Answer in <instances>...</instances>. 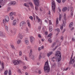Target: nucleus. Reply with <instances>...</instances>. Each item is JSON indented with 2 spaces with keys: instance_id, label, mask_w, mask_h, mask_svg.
Returning <instances> with one entry per match:
<instances>
[{
  "instance_id": "nucleus-1",
  "label": "nucleus",
  "mask_w": 75,
  "mask_h": 75,
  "mask_svg": "<svg viewBox=\"0 0 75 75\" xmlns=\"http://www.w3.org/2000/svg\"><path fill=\"white\" fill-rule=\"evenodd\" d=\"M44 69L45 72H49L50 71V68L49 65H48V62H46L45 64V66L44 67Z\"/></svg>"
},
{
  "instance_id": "nucleus-2",
  "label": "nucleus",
  "mask_w": 75,
  "mask_h": 75,
  "mask_svg": "<svg viewBox=\"0 0 75 75\" xmlns=\"http://www.w3.org/2000/svg\"><path fill=\"white\" fill-rule=\"evenodd\" d=\"M55 55L57 57L58 62H59L61 60V52L59 51H57L56 52Z\"/></svg>"
},
{
  "instance_id": "nucleus-3",
  "label": "nucleus",
  "mask_w": 75,
  "mask_h": 75,
  "mask_svg": "<svg viewBox=\"0 0 75 75\" xmlns=\"http://www.w3.org/2000/svg\"><path fill=\"white\" fill-rule=\"evenodd\" d=\"M56 7V5H55V1L54 0L52 1V8L53 11L54 13L55 12V7Z\"/></svg>"
},
{
  "instance_id": "nucleus-4",
  "label": "nucleus",
  "mask_w": 75,
  "mask_h": 75,
  "mask_svg": "<svg viewBox=\"0 0 75 75\" xmlns=\"http://www.w3.org/2000/svg\"><path fill=\"white\" fill-rule=\"evenodd\" d=\"M13 63L14 65H18V64L22 63V61H21V60H14L13 61Z\"/></svg>"
},
{
  "instance_id": "nucleus-5",
  "label": "nucleus",
  "mask_w": 75,
  "mask_h": 75,
  "mask_svg": "<svg viewBox=\"0 0 75 75\" xmlns=\"http://www.w3.org/2000/svg\"><path fill=\"white\" fill-rule=\"evenodd\" d=\"M72 57H71L70 60V62H69V65L71 64H73L74 62V61L75 60V57H74L72 59Z\"/></svg>"
},
{
  "instance_id": "nucleus-6",
  "label": "nucleus",
  "mask_w": 75,
  "mask_h": 75,
  "mask_svg": "<svg viewBox=\"0 0 75 75\" xmlns=\"http://www.w3.org/2000/svg\"><path fill=\"white\" fill-rule=\"evenodd\" d=\"M64 20L62 21H63V26L65 27V25H66V20L67 19V16H64Z\"/></svg>"
},
{
  "instance_id": "nucleus-7",
  "label": "nucleus",
  "mask_w": 75,
  "mask_h": 75,
  "mask_svg": "<svg viewBox=\"0 0 75 75\" xmlns=\"http://www.w3.org/2000/svg\"><path fill=\"white\" fill-rule=\"evenodd\" d=\"M26 23L25 22H22L20 23V26L21 27H23V26H24L25 25H26Z\"/></svg>"
},
{
  "instance_id": "nucleus-8",
  "label": "nucleus",
  "mask_w": 75,
  "mask_h": 75,
  "mask_svg": "<svg viewBox=\"0 0 75 75\" xmlns=\"http://www.w3.org/2000/svg\"><path fill=\"white\" fill-rule=\"evenodd\" d=\"M35 10L36 11H38V10H39V9L38 8V7H39L40 6V4H35Z\"/></svg>"
},
{
  "instance_id": "nucleus-9",
  "label": "nucleus",
  "mask_w": 75,
  "mask_h": 75,
  "mask_svg": "<svg viewBox=\"0 0 75 75\" xmlns=\"http://www.w3.org/2000/svg\"><path fill=\"white\" fill-rule=\"evenodd\" d=\"M30 42H31V43H33L34 41L35 40V38L33 36H30Z\"/></svg>"
},
{
  "instance_id": "nucleus-10",
  "label": "nucleus",
  "mask_w": 75,
  "mask_h": 75,
  "mask_svg": "<svg viewBox=\"0 0 75 75\" xmlns=\"http://www.w3.org/2000/svg\"><path fill=\"white\" fill-rule=\"evenodd\" d=\"M35 4H39V2L38 1V0H33Z\"/></svg>"
},
{
  "instance_id": "nucleus-11",
  "label": "nucleus",
  "mask_w": 75,
  "mask_h": 75,
  "mask_svg": "<svg viewBox=\"0 0 75 75\" xmlns=\"http://www.w3.org/2000/svg\"><path fill=\"white\" fill-rule=\"evenodd\" d=\"M5 19L7 23V22H8L9 21V17L8 16H6L5 17Z\"/></svg>"
},
{
  "instance_id": "nucleus-12",
  "label": "nucleus",
  "mask_w": 75,
  "mask_h": 75,
  "mask_svg": "<svg viewBox=\"0 0 75 75\" xmlns=\"http://www.w3.org/2000/svg\"><path fill=\"white\" fill-rule=\"evenodd\" d=\"M67 10V7H64L62 9V11L63 12H65Z\"/></svg>"
},
{
  "instance_id": "nucleus-13",
  "label": "nucleus",
  "mask_w": 75,
  "mask_h": 75,
  "mask_svg": "<svg viewBox=\"0 0 75 75\" xmlns=\"http://www.w3.org/2000/svg\"><path fill=\"white\" fill-rule=\"evenodd\" d=\"M16 2L15 1H13L10 3L8 4V5H10L12 4V5H16Z\"/></svg>"
},
{
  "instance_id": "nucleus-14",
  "label": "nucleus",
  "mask_w": 75,
  "mask_h": 75,
  "mask_svg": "<svg viewBox=\"0 0 75 75\" xmlns=\"http://www.w3.org/2000/svg\"><path fill=\"white\" fill-rule=\"evenodd\" d=\"M16 23H17V20H15L13 22V25L14 26H16Z\"/></svg>"
},
{
  "instance_id": "nucleus-15",
  "label": "nucleus",
  "mask_w": 75,
  "mask_h": 75,
  "mask_svg": "<svg viewBox=\"0 0 75 75\" xmlns=\"http://www.w3.org/2000/svg\"><path fill=\"white\" fill-rule=\"evenodd\" d=\"M0 36H2L4 37H6V36L3 35V33L2 31H0Z\"/></svg>"
},
{
  "instance_id": "nucleus-16",
  "label": "nucleus",
  "mask_w": 75,
  "mask_h": 75,
  "mask_svg": "<svg viewBox=\"0 0 75 75\" xmlns=\"http://www.w3.org/2000/svg\"><path fill=\"white\" fill-rule=\"evenodd\" d=\"M28 4H30L32 8H34V5H33V4L32 2H29Z\"/></svg>"
},
{
  "instance_id": "nucleus-17",
  "label": "nucleus",
  "mask_w": 75,
  "mask_h": 75,
  "mask_svg": "<svg viewBox=\"0 0 75 75\" xmlns=\"http://www.w3.org/2000/svg\"><path fill=\"white\" fill-rule=\"evenodd\" d=\"M29 57L30 58V59H33L34 57L33 55V54H32L29 55Z\"/></svg>"
},
{
  "instance_id": "nucleus-18",
  "label": "nucleus",
  "mask_w": 75,
  "mask_h": 75,
  "mask_svg": "<svg viewBox=\"0 0 75 75\" xmlns=\"http://www.w3.org/2000/svg\"><path fill=\"white\" fill-rule=\"evenodd\" d=\"M56 30L57 31V33L56 35L57 36L58 34H59V32H60V29H59V28H57Z\"/></svg>"
},
{
  "instance_id": "nucleus-19",
  "label": "nucleus",
  "mask_w": 75,
  "mask_h": 75,
  "mask_svg": "<svg viewBox=\"0 0 75 75\" xmlns=\"http://www.w3.org/2000/svg\"><path fill=\"white\" fill-rule=\"evenodd\" d=\"M52 54V52H49L47 54V56L48 57H49Z\"/></svg>"
},
{
  "instance_id": "nucleus-20",
  "label": "nucleus",
  "mask_w": 75,
  "mask_h": 75,
  "mask_svg": "<svg viewBox=\"0 0 75 75\" xmlns=\"http://www.w3.org/2000/svg\"><path fill=\"white\" fill-rule=\"evenodd\" d=\"M18 36L21 39L23 38V35L21 33L19 34Z\"/></svg>"
},
{
  "instance_id": "nucleus-21",
  "label": "nucleus",
  "mask_w": 75,
  "mask_h": 75,
  "mask_svg": "<svg viewBox=\"0 0 75 75\" xmlns=\"http://www.w3.org/2000/svg\"><path fill=\"white\" fill-rule=\"evenodd\" d=\"M27 23L28 24V27H30V26H31V25L30 24V21L29 20H28L27 21Z\"/></svg>"
},
{
  "instance_id": "nucleus-22",
  "label": "nucleus",
  "mask_w": 75,
  "mask_h": 75,
  "mask_svg": "<svg viewBox=\"0 0 75 75\" xmlns=\"http://www.w3.org/2000/svg\"><path fill=\"white\" fill-rule=\"evenodd\" d=\"M56 45V43H55V42H54L52 44L51 47L52 48H53V47H54Z\"/></svg>"
},
{
  "instance_id": "nucleus-23",
  "label": "nucleus",
  "mask_w": 75,
  "mask_h": 75,
  "mask_svg": "<svg viewBox=\"0 0 75 75\" xmlns=\"http://www.w3.org/2000/svg\"><path fill=\"white\" fill-rule=\"evenodd\" d=\"M48 40L50 43H51V42H52V40H51V37L50 38H48Z\"/></svg>"
},
{
  "instance_id": "nucleus-24",
  "label": "nucleus",
  "mask_w": 75,
  "mask_h": 75,
  "mask_svg": "<svg viewBox=\"0 0 75 75\" xmlns=\"http://www.w3.org/2000/svg\"><path fill=\"white\" fill-rule=\"evenodd\" d=\"M13 14L14 12H11L9 14V16H10V17H12L13 16Z\"/></svg>"
},
{
  "instance_id": "nucleus-25",
  "label": "nucleus",
  "mask_w": 75,
  "mask_h": 75,
  "mask_svg": "<svg viewBox=\"0 0 75 75\" xmlns=\"http://www.w3.org/2000/svg\"><path fill=\"white\" fill-rule=\"evenodd\" d=\"M73 23L71 22L69 24V27H70V28H71V27L73 26Z\"/></svg>"
},
{
  "instance_id": "nucleus-26",
  "label": "nucleus",
  "mask_w": 75,
  "mask_h": 75,
  "mask_svg": "<svg viewBox=\"0 0 75 75\" xmlns=\"http://www.w3.org/2000/svg\"><path fill=\"white\" fill-rule=\"evenodd\" d=\"M4 64L2 63V69H1V71H3V69H4Z\"/></svg>"
},
{
  "instance_id": "nucleus-27",
  "label": "nucleus",
  "mask_w": 75,
  "mask_h": 75,
  "mask_svg": "<svg viewBox=\"0 0 75 75\" xmlns=\"http://www.w3.org/2000/svg\"><path fill=\"white\" fill-rule=\"evenodd\" d=\"M25 42L27 45H28V44H29V41H28V40H26L25 41Z\"/></svg>"
},
{
  "instance_id": "nucleus-28",
  "label": "nucleus",
  "mask_w": 75,
  "mask_h": 75,
  "mask_svg": "<svg viewBox=\"0 0 75 75\" xmlns=\"http://www.w3.org/2000/svg\"><path fill=\"white\" fill-rule=\"evenodd\" d=\"M4 1H5V0H0V4H2V3H3Z\"/></svg>"
},
{
  "instance_id": "nucleus-29",
  "label": "nucleus",
  "mask_w": 75,
  "mask_h": 75,
  "mask_svg": "<svg viewBox=\"0 0 75 75\" xmlns=\"http://www.w3.org/2000/svg\"><path fill=\"white\" fill-rule=\"evenodd\" d=\"M42 53H41L39 54V59H40L41 58L42 56Z\"/></svg>"
},
{
  "instance_id": "nucleus-30",
  "label": "nucleus",
  "mask_w": 75,
  "mask_h": 75,
  "mask_svg": "<svg viewBox=\"0 0 75 75\" xmlns=\"http://www.w3.org/2000/svg\"><path fill=\"white\" fill-rule=\"evenodd\" d=\"M49 31L50 32H51L52 31V27H49Z\"/></svg>"
},
{
  "instance_id": "nucleus-31",
  "label": "nucleus",
  "mask_w": 75,
  "mask_h": 75,
  "mask_svg": "<svg viewBox=\"0 0 75 75\" xmlns=\"http://www.w3.org/2000/svg\"><path fill=\"white\" fill-rule=\"evenodd\" d=\"M33 54V50L31 49L30 50V53H29V55H31Z\"/></svg>"
},
{
  "instance_id": "nucleus-32",
  "label": "nucleus",
  "mask_w": 75,
  "mask_h": 75,
  "mask_svg": "<svg viewBox=\"0 0 75 75\" xmlns=\"http://www.w3.org/2000/svg\"><path fill=\"white\" fill-rule=\"evenodd\" d=\"M21 41L20 40H18L17 41V43L18 44H19L21 43Z\"/></svg>"
},
{
  "instance_id": "nucleus-33",
  "label": "nucleus",
  "mask_w": 75,
  "mask_h": 75,
  "mask_svg": "<svg viewBox=\"0 0 75 75\" xmlns=\"http://www.w3.org/2000/svg\"><path fill=\"white\" fill-rule=\"evenodd\" d=\"M13 31L14 32V33H16V32H17V29L15 28H14Z\"/></svg>"
},
{
  "instance_id": "nucleus-34",
  "label": "nucleus",
  "mask_w": 75,
  "mask_h": 75,
  "mask_svg": "<svg viewBox=\"0 0 75 75\" xmlns=\"http://www.w3.org/2000/svg\"><path fill=\"white\" fill-rule=\"evenodd\" d=\"M62 16H61V14H59V20H61V17Z\"/></svg>"
},
{
  "instance_id": "nucleus-35",
  "label": "nucleus",
  "mask_w": 75,
  "mask_h": 75,
  "mask_svg": "<svg viewBox=\"0 0 75 75\" xmlns=\"http://www.w3.org/2000/svg\"><path fill=\"white\" fill-rule=\"evenodd\" d=\"M8 73V71L7 70H6L5 71V72L4 73V75H7V74Z\"/></svg>"
},
{
  "instance_id": "nucleus-36",
  "label": "nucleus",
  "mask_w": 75,
  "mask_h": 75,
  "mask_svg": "<svg viewBox=\"0 0 75 75\" xmlns=\"http://www.w3.org/2000/svg\"><path fill=\"white\" fill-rule=\"evenodd\" d=\"M70 14H71V16H73V14H74V11H71Z\"/></svg>"
},
{
  "instance_id": "nucleus-37",
  "label": "nucleus",
  "mask_w": 75,
  "mask_h": 75,
  "mask_svg": "<svg viewBox=\"0 0 75 75\" xmlns=\"http://www.w3.org/2000/svg\"><path fill=\"white\" fill-rule=\"evenodd\" d=\"M8 75H11V70H9L8 71Z\"/></svg>"
},
{
  "instance_id": "nucleus-38",
  "label": "nucleus",
  "mask_w": 75,
  "mask_h": 75,
  "mask_svg": "<svg viewBox=\"0 0 75 75\" xmlns=\"http://www.w3.org/2000/svg\"><path fill=\"white\" fill-rule=\"evenodd\" d=\"M29 18L30 19V20H31L32 21H33V16H29Z\"/></svg>"
},
{
  "instance_id": "nucleus-39",
  "label": "nucleus",
  "mask_w": 75,
  "mask_h": 75,
  "mask_svg": "<svg viewBox=\"0 0 75 75\" xmlns=\"http://www.w3.org/2000/svg\"><path fill=\"white\" fill-rule=\"evenodd\" d=\"M22 55V52L21 51H20L19 52V56H21Z\"/></svg>"
},
{
  "instance_id": "nucleus-40",
  "label": "nucleus",
  "mask_w": 75,
  "mask_h": 75,
  "mask_svg": "<svg viewBox=\"0 0 75 75\" xmlns=\"http://www.w3.org/2000/svg\"><path fill=\"white\" fill-rule=\"evenodd\" d=\"M57 47H58L57 46H55V47L53 49V50L54 51H55V50H56V49H57Z\"/></svg>"
},
{
  "instance_id": "nucleus-41",
  "label": "nucleus",
  "mask_w": 75,
  "mask_h": 75,
  "mask_svg": "<svg viewBox=\"0 0 75 75\" xmlns=\"http://www.w3.org/2000/svg\"><path fill=\"white\" fill-rule=\"evenodd\" d=\"M59 22H58V18H57L56 19V24H58Z\"/></svg>"
},
{
  "instance_id": "nucleus-42",
  "label": "nucleus",
  "mask_w": 75,
  "mask_h": 75,
  "mask_svg": "<svg viewBox=\"0 0 75 75\" xmlns=\"http://www.w3.org/2000/svg\"><path fill=\"white\" fill-rule=\"evenodd\" d=\"M51 35H52V33H50L49 35H48V37H51Z\"/></svg>"
},
{
  "instance_id": "nucleus-43",
  "label": "nucleus",
  "mask_w": 75,
  "mask_h": 75,
  "mask_svg": "<svg viewBox=\"0 0 75 75\" xmlns=\"http://www.w3.org/2000/svg\"><path fill=\"white\" fill-rule=\"evenodd\" d=\"M3 23L4 24H5V23H6V20L5 19H4L3 20Z\"/></svg>"
},
{
  "instance_id": "nucleus-44",
  "label": "nucleus",
  "mask_w": 75,
  "mask_h": 75,
  "mask_svg": "<svg viewBox=\"0 0 75 75\" xmlns=\"http://www.w3.org/2000/svg\"><path fill=\"white\" fill-rule=\"evenodd\" d=\"M68 69V68L67 67V68L63 69V71H67Z\"/></svg>"
},
{
  "instance_id": "nucleus-45",
  "label": "nucleus",
  "mask_w": 75,
  "mask_h": 75,
  "mask_svg": "<svg viewBox=\"0 0 75 75\" xmlns=\"http://www.w3.org/2000/svg\"><path fill=\"white\" fill-rule=\"evenodd\" d=\"M57 1L59 3H61V0H57Z\"/></svg>"
},
{
  "instance_id": "nucleus-46",
  "label": "nucleus",
  "mask_w": 75,
  "mask_h": 75,
  "mask_svg": "<svg viewBox=\"0 0 75 75\" xmlns=\"http://www.w3.org/2000/svg\"><path fill=\"white\" fill-rule=\"evenodd\" d=\"M10 18H11V20H13L14 19V17L13 16H11Z\"/></svg>"
},
{
  "instance_id": "nucleus-47",
  "label": "nucleus",
  "mask_w": 75,
  "mask_h": 75,
  "mask_svg": "<svg viewBox=\"0 0 75 75\" xmlns=\"http://www.w3.org/2000/svg\"><path fill=\"white\" fill-rule=\"evenodd\" d=\"M70 9L71 10L70 11H73V10H72V9H73V7H71Z\"/></svg>"
},
{
  "instance_id": "nucleus-48",
  "label": "nucleus",
  "mask_w": 75,
  "mask_h": 75,
  "mask_svg": "<svg viewBox=\"0 0 75 75\" xmlns=\"http://www.w3.org/2000/svg\"><path fill=\"white\" fill-rule=\"evenodd\" d=\"M11 47L12 49H14V45H11Z\"/></svg>"
},
{
  "instance_id": "nucleus-49",
  "label": "nucleus",
  "mask_w": 75,
  "mask_h": 75,
  "mask_svg": "<svg viewBox=\"0 0 75 75\" xmlns=\"http://www.w3.org/2000/svg\"><path fill=\"white\" fill-rule=\"evenodd\" d=\"M37 20L38 21V23H40V22L41 21V19H40L39 18Z\"/></svg>"
},
{
  "instance_id": "nucleus-50",
  "label": "nucleus",
  "mask_w": 75,
  "mask_h": 75,
  "mask_svg": "<svg viewBox=\"0 0 75 75\" xmlns=\"http://www.w3.org/2000/svg\"><path fill=\"white\" fill-rule=\"evenodd\" d=\"M25 59L26 61H27L28 59V58H27V56H25Z\"/></svg>"
},
{
  "instance_id": "nucleus-51",
  "label": "nucleus",
  "mask_w": 75,
  "mask_h": 75,
  "mask_svg": "<svg viewBox=\"0 0 75 75\" xmlns=\"http://www.w3.org/2000/svg\"><path fill=\"white\" fill-rule=\"evenodd\" d=\"M38 72L39 74H41V71L40 70H39Z\"/></svg>"
},
{
  "instance_id": "nucleus-52",
  "label": "nucleus",
  "mask_w": 75,
  "mask_h": 75,
  "mask_svg": "<svg viewBox=\"0 0 75 75\" xmlns=\"http://www.w3.org/2000/svg\"><path fill=\"white\" fill-rule=\"evenodd\" d=\"M60 29L61 30H62V29H63V25L61 26Z\"/></svg>"
},
{
  "instance_id": "nucleus-53",
  "label": "nucleus",
  "mask_w": 75,
  "mask_h": 75,
  "mask_svg": "<svg viewBox=\"0 0 75 75\" xmlns=\"http://www.w3.org/2000/svg\"><path fill=\"white\" fill-rule=\"evenodd\" d=\"M52 24V23L51 22V21L49 20V24L50 25H51V24Z\"/></svg>"
},
{
  "instance_id": "nucleus-54",
  "label": "nucleus",
  "mask_w": 75,
  "mask_h": 75,
  "mask_svg": "<svg viewBox=\"0 0 75 75\" xmlns=\"http://www.w3.org/2000/svg\"><path fill=\"white\" fill-rule=\"evenodd\" d=\"M41 26H39L38 27V29L40 31V30H41Z\"/></svg>"
},
{
  "instance_id": "nucleus-55",
  "label": "nucleus",
  "mask_w": 75,
  "mask_h": 75,
  "mask_svg": "<svg viewBox=\"0 0 75 75\" xmlns=\"http://www.w3.org/2000/svg\"><path fill=\"white\" fill-rule=\"evenodd\" d=\"M65 29H64L63 30V31L62 32V33L63 34L65 31Z\"/></svg>"
},
{
  "instance_id": "nucleus-56",
  "label": "nucleus",
  "mask_w": 75,
  "mask_h": 75,
  "mask_svg": "<svg viewBox=\"0 0 75 75\" xmlns=\"http://www.w3.org/2000/svg\"><path fill=\"white\" fill-rule=\"evenodd\" d=\"M5 28L6 29V30H8V26H5Z\"/></svg>"
},
{
  "instance_id": "nucleus-57",
  "label": "nucleus",
  "mask_w": 75,
  "mask_h": 75,
  "mask_svg": "<svg viewBox=\"0 0 75 75\" xmlns=\"http://www.w3.org/2000/svg\"><path fill=\"white\" fill-rule=\"evenodd\" d=\"M61 66V64H58V67H60Z\"/></svg>"
},
{
  "instance_id": "nucleus-58",
  "label": "nucleus",
  "mask_w": 75,
  "mask_h": 75,
  "mask_svg": "<svg viewBox=\"0 0 75 75\" xmlns=\"http://www.w3.org/2000/svg\"><path fill=\"white\" fill-rule=\"evenodd\" d=\"M26 30L27 31V33H28V29L27 28H26Z\"/></svg>"
},
{
  "instance_id": "nucleus-59",
  "label": "nucleus",
  "mask_w": 75,
  "mask_h": 75,
  "mask_svg": "<svg viewBox=\"0 0 75 75\" xmlns=\"http://www.w3.org/2000/svg\"><path fill=\"white\" fill-rule=\"evenodd\" d=\"M36 18L37 19L39 18H38V16H36Z\"/></svg>"
},
{
  "instance_id": "nucleus-60",
  "label": "nucleus",
  "mask_w": 75,
  "mask_h": 75,
  "mask_svg": "<svg viewBox=\"0 0 75 75\" xmlns=\"http://www.w3.org/2000/svg\"><path fill=\"white\" fill-rule=\"evenodd\" d=\"M23 68L24 69H27V67L25 66H24Z\"/></svg>"
},
{
  "instance_id": "nucleus-61",
  "label": "nucleus",
  "mask_w": 75,
  "mask_h": 75,
  "mask_svg": "<svg viewBox=\"0 0 75 75\" xmlns=\"http://www.w3.org/2000/svg\"><path fill=\"white\" fill-rule=\"evenodd\" d=\"M33 19H34V20H35V16H34Z\"/></svg>"
},
{
  "instance_id": "nucleus-62",
  "label": "nucleus",
  "mask_w": 75,
  "mask_h": 75,
  "mask_svg": "<svg viewBox=\"0 0 75 75\" xmlns=\"http://www.w3.org/2000/svg\"><path fill=\"white\" fill-rule=\"evenodd\" d=\"M25 75H29L28 74V73H27V72H25Z\"/></svg>"
},
{
  "instance_id": "nucleus-63",
  "label": "nucleus",
  "mask_w": 75,
  "mask_h": 75,
  "mask_svg": "<svg viewBox=\"0 0 75 75\" xmlns=\"http://www.w3.org/2000/svg\"><path fill=\"white\" fill-rule=\"evenodd\" d=\"M72 41H75V39H74V38H72Z\"/></svg>"
},
{
  "instance_id": "nucleus-64",
  "label": "nucleus",
  "mask_w": 75,
  "mask_h": 75,
  "mask_svg": "<svg viewBox=\"0 0 75 75\" xmlns=\"http://www.w3.org/2000/svg\"><path fill=\"white\" fill-rule=\"evenodd\" d=\"M47 34H48V32H46L45 33V35H47Z\"/></svg>"
}]
</instances>
